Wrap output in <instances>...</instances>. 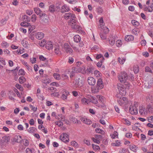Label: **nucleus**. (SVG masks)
I'll return each mask as SVG.
<instances>
[{"label":"nucleus","instance_id":"nucleus-27","mask_svg":"<svg viewBox=\"0 0 153 153\" xmlns=\"http://www.w3.org/2000/svg\"><path fill=\"white\" fill-rule=\"evenodd\" d=\"M20 25L23 27H28L30 25V24L25 22H23L21 23Z\"/></svg>","mask_w":153,"mask_h":153},{"label":"nucleus","instance_id":"nucleus-31","mask_svg":"<svg viewBox=\"0 0 153 153\" xmlns=\"http://www.w3.org/2000/svg\"><path fill=\"white\" fill-rule=\"evenodd\" d=\"M34 10L36 13L37 15H38L39 13L42 12L41 10L38 7L34 8Z\"/></svg>","mask_w":153,"mask_h":153},{"label":"nucleus","instance_id":"nucleus-2","mask_svg":"<svg viewBox=\"0 0 153 153\" xmlns=\"http://www.w3.org/2000/svg\"><path fill=\"white\" fill-rule=\"evenodd\" d=\"M119 80L121 82H124L126 81L128 78V76L127 73L123 71L120 73L118 76Z\"/></svg>","mask_w":153,"mask_h":153},{"label":"nucleus","instance_id":"nucleus-47","mask_svg":"<svg viewBox=\"0 0 153 153\" xmlns=\"http://www.w3.org/2000/svg\"><path fill=\"white\" fill-rule=\"evenodd\" d=\"M55 124L59 126H63V123L61 121H57L55 122Z\"/></svg>","mask_w":153,"mask_h":153},{"label":"nucleus","instance_id":"nucleus-55","mask_svg":"<svg viewBox=\"0 0 153 153\" xmlns=\"http://www.w3.org/2000/svg\"><path fill=\"white\" fill-rule=\"evenodd\" d=\"M133 70L135 74H137L139 71V69L138 67L135 66L134 67Z\"/></svg>","mask_w":153,"mask_h":153},{"label":"nucleus","instance_id":"nucleus-57","mask_svg":"<svg viewBox=\"0 0 153 153\" xmlns=\"http://www.w3.org/2000/svg\"><path fill=\"white\" fill-rule=\"evenodd\" d=\"M104 61L100 60V61L97 64V65L98 67H100L102 65V63Z\"/></svg>","mask_w":153,"mask_h":153},{"label":"nucleus","instance_id":"nucleus-3","mask_svg":"<svg viewBox=\"0 0 153 153\" xmlns=\"http://www.w3.org/2000/svg\"><path fill=\"white\" fill-rule=\"evenodd\" d=\"M63 48L66 53L69 54H73V50L68 44L65 43L64 45Z\"/></svg>","mask_w":153,"mask_h":153},{"label":"nucleus","instance_id":"nucleus-4","mask_svg":"<svg viewBox=\"0 0 153 153\" xmlns=\"http://www.w3.org/2000/svg\"><path fill=\"white\" fill-rule=\"evenodd\" d=\"M118 102L120 105H124L128 103V100L125 97H120L118 100Z\"/></svg>","mask_w":153,"mask_h":153},{"label":"nucleus","instance_id":"nucleus-10","mask_svg":"<svg viewBox=\"0 0 153 153\" xmlns=\"http://www.w3.org/2000/svg\"><path fill=\"white\" fill-rule=\"evenodd\" d=\"M80 119L83 123L87 125H90L92 123V122L90 120L85 117H81Z\"/></svg>","mask_w":153,"mask_h":153},{"label":"nucleus","instance_id":"nucleus-9","mask_svg":"<svg viewBox=\"0 0 153 153\" xmlns=\"http://www.w3.org/2000/svg\"><path fill=\"white\" fill-rule=\"evenodd\" d=\"M88 84L90 85H94L96 83L95 79L92 77H88L87 79Z\"/></svg>","mask_w":153,"mask_h":153},{"label":"nucleus","instance_id":"nucleus-62","mask_svg":"<svg viewBox=\"0 0 153 153\" xmlns=\"http://www.w3.org/2000/svg\"><path fill=\"white\" fill-rule=\"evenodd\" d=\"M104 32L105 33H107L109 32V29L107 27H104Z\"/></svg>","mask_w":153,"mask_h":153},{"label":"nucleus","instance_id":"nucleus-22","mask_svg":"<svg viewBox=\"0 0 153 153\" xmlns=\"http://www.w3.org/2000/svg\"><path fill=\"white\" fill-rule=\"evenodd\" d=\"M109 44L111 45H113L114 44L115 42L114 38L113 37L110 38V39H109Z\"/></svg>","mask_w":153,"mask_h":153},{"label":"nucleus","instance_id":"nucleus-32","mask_svg":"<svg viewBox=\"0 0 153 153\" xmlns=\"http://www.w3.org/2000/svg\"><path fill=\"white\" fill-rule=\"evenodd\" d=\"M95 131L97 133H101L102 134H104L105 133L104 131L100 128L96 129Z\"/></svg>","mask_w":153,"mask_h":153},{"label":"nucleus","instance_id":"nucleus-54","mask_svg":"<svg viewBox=\"0 0 153 153\" xmlns=\"http://www.w3.org/2000/svg\"><path fill=\"white\" fill-rule=\"evenodd\" d=\"M83 142L84 143L86 144L88 146H90L91 145V143L90 141L84 139Z\"/></svg>","mask_w":153,"mask_h":153},{"label":"nucleus","instance_id":"nucleus-11","mask_svg":"<svg viewBox=\"0 0 153 153\" xmlns=\"http://www.w3.org/2000/svg\"><path fill=\"white\" fill-rule=\"evenodd\" d=\"M97 86L100 89H102L103 88L104 85L101 79H98L97 82Z\"/></svg>","mask_w":153,"mask_h":153},{"label":"nucleus","instance_id":"nucleus-17","mask_svg":"<svg viewBox=\"0 0 153 153\" xmlns=\"http://www.w3.org/2000/svg\"><path fill=\"white\" fill-rule=\"evenodd\" d=\"M100 88H99L97 86L93 87L91 88L92 92L93 93H96L99 91Z\"/></svg>","mask_w":153,"mask_h":153},{"label":"nucleus","instance_id":"nucleus-49","mask_svg":"<svg viewBox=\"0 0 153 153\" xmlns=\"http://www.w3.org/2000/svg\"><path fill=\"white\" fill-rule=\"evenodd\" d=\"M22 19L23 20L27 19V22H30V19L29 17H28L26 15H24L22 16Z\"/></svg>","mask_w":153,"mask_h":153},{"label":"nucleus","instance_id":"nucleus-28","mask_svg":"<svg viewBox=\"0 0 153 153\" xmlns=\"http://www.w3.org/2000/svg\"><path fill=\"white\" fill-rule=\"evenodd\" d=\"M137 148V147L134 145H131L129 146L130 149L134 152L136 151Z\"/></svg>","mask_w":153,"mask_h":153},{"label":"nucleus","instance_id":"nucleus-46","mask_svg":"<svg viewBox=\"0 0 153 153\" xmlns=\"http://www.w3.org/2000/svg\"><path fill=\"white\" fill-rule=\"evenodd\" d=\"M31 21L33 22H35L36 19V16L35 14H33L31 18Z\"/></svg>","mask_w":153,"mask_h":153},{"label":"nucleus","instance_id":"nucleus-63","mask_svg":"<svg viewBox=\"0 0 153 153\" xmlns=\"http://www.w3.org/2000/svg\"><path fill=\"white\" fill-rule=\"evenodd\" d=\"M124 121L125 122V123L126 125L128 126H129L131 125V123L128 120L126 119H124Z\"/></svg>","mask_w":153,"mask_h":153},{"label":"nucleus","instance_id":"nucleus-36","mask_svg":"<svg viewBox=\"0 0 153 153\" xmlns=\"http://www.w3.org/2000/svg\"><path fill=\"white\" fill-rule=\"evenodd\" d=\"M131 22L132 25L135 26H138L139 24L137 21L134 20L131 21Z\"/></svg>","mask_w":153,"mask_h":153},{"label":"nucleus","instance_id":"nucleus-25","mask_svg":"<svg viewBox=\"0 0 153 153\" xmlns=\"http://www.w3.org/2000/svg\"><path fill=\"white\" fill-rule=\"evenodd\" d=\"M53 76L57 80H59L61 78L60 74L57 73H54Z\"/></svg>","mask_w":153,"mask_h":153},{"label":"nucleus","instance_id":"nucleus-56","mask_svg":"<svg viewBox=\"0 0 153 153\" xmlns=\"http://www.w3.org/2000/svg\"><path fill=\"white\" fill-rule=\"evenodd\" d=\"M62 77L63 80H65L68 78V75L65 74H63L62 75Z\"/></svg>","mask_w":153,"mask_h":153},{"label":"nucleus","instance_id":"nucleus-6","mask_svg":"<svg viewBox=\"0 0 153 153\" xmlns=\"http://www.w3.org/2000/svg\"><path fill=\"white\" fill-rule=\"evenodd\" d=\"M60 138L61 140L65 143L68 142L69 140L68 135L66 133H63L60 136Z\"/></svg>","mask_w":153,"mask_h":153},{"label":"nucleus","instance_id":"nucleus-58","mask_svg":"<svg viewBox=\"0 0 153 153\" xmlns=\"http://www.w3.org/2000/svg\"><path fill=\"white\" fill-rule=\"evenodd\" d=\"M74 62V59L72 57H69L68 58V62L70 64H72Z\"/></svg>","mask_w":153,"mask_h":153},{"label":"nucleus","instance_id":"nucleus-53","mask_svg":"<svg viewBox=\"0 0 153 153\" xmlns=\"http://www.w3.org/2000/svg\"><path fill=\"white\" fill-rule=\"evenodd\" d=\"M35 26L34 25H31L30 24V25L28 27V30L31 32L32 30L34 29Z\"/></svg>","mask_w":153,"mask_h":153},{"label":"nucleus","instance_id":"nucleus-48","mask_svg":"<svg viewBox=\"0 0 153 153\" xmlns=\"http://www.w3.org/2000/svg\"><path fill=\"white\" fill-rule=\"evenodd\" d=\"M16 87L20 91H22L23 90L22 87L18 84H17L16 85Z\"/></svg>","mask_w":153,"mask_h":153},{"label":"nucleus","instance_id":"nucleus-8","mask_svg":"<svg viewBox=\"0 0 153 153\" xmlns=\"http://www.w3.org/2000/svg\"><path fill=\"white\" fill-rule=\"evenodd\" d=\"M64 18L66 19H71L72 18L75 19L76 18L74 14H72L70 13H65L64 15Z\"/></svg>","mask_w":153,"mask_h":153},{"label":"nucleus","instance_id":"nucleus-64","mask_svg":"<svg viewBox=\"0 0 153 153\" xmlns=\"http://www.w3.org/2000/svg\"><path fill=\"white\" fill-rule=\"evenodd\" d=\"M39 59L40 60L45 61L47 59L45 57L42 55H40L39 57Z\"/></svg>","mask_w":153,"mask_h":153},{"label":"nucleus","instance_id":"nucleus-13","mask_svg":"<svg viewBox=\"0 0 153 153\" xmlns=\"http://www.w3.org/2000/svg\"><path fill=\"white\" fill-rule=\"evenodd\" d=\"M69 10L70 9L69 7L66 5H64L62 7L61 12L62 13H63L66 12H68Z\"/></svg>","mask_w":153,"mask_h":153},{"label":"nucleus","instance_id":"nucleus-29","mask_svg":"<svg viewBox=\"0 0 153 153\" xmlns=\"http://www.w3.org/2000/svg\"><path fill=\"white\" fill-rule=\"evenodd\" d=\"M118 61L121 64H123L126 61V59L122 57L118 58Z\"/></svg>","mask_w":153,"mask_h":153},{"label":"nucleus","instance_id":"nucleus-60","mask_svg":"<svg viewBox=\"0 0 153 153\" xmlns=\"http://www.w3.org/2000/svg\"><path fill=\"white\" fill-rule=\"evenodd\" d=\"M134 125V126L132 127L133 129L134 130H135V128H136L135 127H138L140 126V124L137 123H135Z\"/></svg>","mask_w":153,"mask_h":153},{"label":"nucleus","instance_id":"nucleus-34","mask_svg":"<svg viewBox=\"0 0 153 153\" xmlns=\"http://www.w3.org/2000/svg\"><path fill=\"white\" fill-rule=\"evenodd\" d=\"M102 58V59L101 60H102V61H104L105 59L103 57V56L101 54H97L96 56V59H99L100 58Z\"/></svg>","mask_w":153,"mask_h":153},{"label":"nucleus","instance_id":"nucleus-59","mask_svg":"<svg viewBox=\"0 0 153 153\" xmlns=\"http://www.w3.org/2000/svg\"><path fill=\"white\" fill-rule=\"evenodd\" d=\"M30 61L32 64L36 63V59L35 57L31 58L30 59Z\"/></svg>","mask_w":153,"mask_h":153},{"label":"nucleus","instance_id":"nucleus-7","mask_svg":"<svg viewBox=\"0 0 153 153\" xmlns=\"http://www.w3.org/2000/svg\"><path fill=\"white\" fill-rule=\"evenodd\" d=\"M129 111L131 114L136 115L137 113V108L131 105L130 106Z\"/></svg>","mask_w":153,"mask_h":153},{"label":"nucleus","instance_id":"nucleus-23","mask_svg":"<svg viewBox=\"0 0 153 153\" xmlns=\"http://www.w3.org/2000/svg\"><path fill=\"white\" fill-rule=\"evenodd\" d=\"M99 22L100 23V25L99 27H101L102 29L104 25V23L103 18L102 17L100 18Z\"/></svg>","mask_w":153,"mask_h":153},{"label":"nucleus","instance_id":"nucleus-5","mask_svg":"<svg viewBox=\"0 0 153 153\" xmlns=\"http://www.w3.org/2000/svg\"><path fill=\"white\" fill-rule=\"evenodd\" d=\"M83 79H80L79 78L76 79L75 80L74 83L76 87L79 88L81 87L83 85L84 82Z\"/></svg>","mask_w":153,"mask_h":153},{"label":"nucleus","instance_id":"nucleus-18","mask_svg":"<svg viewBox=\"0 0 153 153\" xmlns=\"http://www.w3.org/2000/svg\"><path fill=\"white\" fill-rule=\"evenodd\" d=\"M94 68L92 67H88L86 70L85 73L87 74H92Z\"/></svg>","mask_w":153,"mask_h":153},{"label":"nucleus","instance_id":"nucleus-61","mask_svg":"<svg viewBox=\"0 0 153 153\" xmlns=\"http://www.w3.org/2000/svg\"><path fill=\"white\" fill-rule=\"evenodd\" d=\"M92 140L93 142L97 144H99L100 143V141L99 140H97V139L95 138L94 137L92 138Z\"/></svg>","mask_w":153,"mask_h":153},{"label":"nucleus","instance_id":"nucleus-19","mask_svg":"<svg viewBox=\"0 0 153 153\" xmlns=\"http://www.w3.org/2000/svg\"><path fill=\"white\" fill-rule=\"evenodd\" d=\"M74 40L75 42H79L81 40V38L79 35H76L74 37Z\"/></svg>","mask_w":153,"mask_h":153},{"label":"nucleus","instance_id":"nucleus-51","mask_svg":"<svg viewBox=\"0 0 153 153\" xmlns=\"http://www.w3.org/2000/svg\"><path fill=\"white\" fill-rule=\"evenodd\" d=\"M35 129V128L34 127H31L28 130V131L30 133H33Z\"/></svg>","mask_w":153,"mask_h":153},{"label":"nucleus","instance_id":"nucleus-24","mask_svg":"<svg viewBox=\"0 0 153 153\" xmlns=\"http://www.w3.org/2000/svg\"><path fill=\"white\" fill-rule=\"evenodd\" d=\"M55 52L57 54H60L61 52L59 50V47L58 46L56 45L55 47Z\"/></svg>","mask_w":153,"mask_h":153},{"label":"nucleus","instance_id":"nucleus-16","mask_svg":"<svg viewBox=\"0 0 153 153\" xmlns=\"http://www.w3.org/2000/svg\"><path fill=\"white\" fill-rule=\"evenodd\" d=\"M134 36L132 35H128L125 36V39L127 42L133 41L134 39Z\"/></svg>","mask_w":153,"mask_h":153},{"label":"nucleus","instance_id":"nucleus-39","mask_svg":"<svg viewBox=\"0 0 153 153\" xmlns=\"http://www.w3.org/2000/svg\"><path fill=\"white\" fill-rule=\"evenodd\" d=\"M81 102L84 104H88V100L87 99L85 98H83L81 99Z\"/></svg>","mask_w":153,"mask_h":153},{"label":"nucleus","instance_id":"nucleus-42","mask_svg":"<svg viewBox=\"0 0 153 153\" xmlns=\"http://www.w3.org/2000/svg\"><path fill=\"white\" fill-rule=\"evenodd\" d=\"M91 100V101L94 104H97L98 102L97 100L95 97H92Z\"/></svg>","mask_w":153,"mask_h":153},{"label":"nucleus","instance_id":"nucleus-20","mask_svg":"<svg viewBox=\"0 0 153 153\" xmlns=\"http://www.w3.org/2000/svg\"><path fill=\"white\" fill-rule=\"evenodd\" d=\"M56 118L59 120L62 121H64L65 120V116L62 114H59L57 116V117H56Z\"/></svg>","mask_w":153,"mask_h":153},{"label":"nucleus","instance_id":"nucleus-52","mask_svg":"<svg viewBox=\"0 0 153 153\" xmlns=\"http://www.w3.org/2000/svg\"><path fill=\"white\" fill-rule=\"evenodd\" d=\"M1 45L5 48H7L9 46V44L7 42L5 41L2 42L1 44Z\"/></svg>","mask_w":153,"mask_h":153},{"label":"nucleus","instance_id":"nucleus-33","mask_svg":"<svg viewBox=\"0 0 153 153\" xmlns=\"http://www.w3.org/2000/svg\"><path fill=\"white\" fill-rule=\"evenodd\" d=\"M4 141L5 142H9L10 139V137L9 136H4L2 137Z\"/></svg>","mask_w":153,"mask_h":153},{"label":"nucleus","instance_id":"nucleus-30","mask_svg":"<svg viewBox=\"0 0 153 153\" xmlns=\"http://www.w3.org/2000/svg\"><path fill=\"white\" fill-rule=\"evenodd\" d=\"M19 80V83L21 84L23 83L26 81L25 79L23 76L20 77Z\"/></svg>","mask_w":153,"mask_h":153},{"label":"nucleus","instance_id":"nucleus-45","mask_svg":"<svg viewBox=\"0 0 153 153\" xmlns=\"http://www.w3.org/2000/svg\"><path fill=\"white\" fill-rule=\"evenodd\" d=\"M132 33L134 34H137L139 32V30L138 29L135 28L132 30Z\"/></svg>","mask_w":153,"mask_h":153},{"label":"nucleus","instance_id":"nucleus-40","mask_svg":"<svg viewBox=\"0 0 153 153\" xmlns=\"http://www.w3.org/2000/svg\"><path fill=\"white\" fill-rule=\"evenodd\" d=\"M21 43L23 46L25 48H27L28 47V44L27 41L22 40L21 42Z\"/></svg>","mask_w":153,"mask_h":153},{"label":"nucleus","instance_id":"nucleus-15","mask_svg":"<svg viewBox=\"0 0 153 153\" xmlns=\"http://www.w3.org/2000/svg\"><path fill=\"white\" fill-rule=\"evenodd\" d=\"M14 140L18 143H20L22 142V137L20 135H16L14 138Z\"/></svg>","mask_w":153,"mask_h":153},{"label":"nucleus","instance_id":"nucleus-44","mask_svg":"<svg viewBox=\"0 0 153 153\" xmlns=\"http://www.w3.org/2000/svg\"><path fill=\"white\" fill-rule=\"evenodd\" d=\"M49 10L51 12H53L55 11L54 5H51L50 6L49 8Z\"/></svg>","mask_w":153,"mask_h":153},{"label":"nucleus","instance_id":"nucleus-38","mask_svg":"<svg viewBox=\"0 0 153 153\" xmlns=\"http://www.w3.org/2000/svg\"><path fill=\"white\" fill-rule=\"evenodd\" d=\"M92 146L94 150H97L100 149V148L99 146H98L96 145H94V144H92Z\"/></svg>","mask_w":153,"mask_h":153},{"label":"nucleus","instance_id":"nucleus-37","mask_svg":"<svg viewBox=\"0 0 153 153\" xmlns=\"http://www.w3.org/2000/svg\"><path fill=\"white\" fill-rule=\"evenodd\" d=\"M145 109H144L143 107H140L139 109V111L140 114H143V113H144Z\"/></svg>","mask_w":153,"mask_h":153},{"label":"nucleus","instance_id":"nucleus-21","mask_svg":"<svg viewBox=\"0 0 153 153\" xmlns=\"http://www.w3.org/2000/svg\"><path fill=\"white\" fill-rule=\"evenodd\" d=\"M69 94L68 91H65L62 95L61 97L64 100L67 99V96Z\"/></svg>","mask_w":153,"mask_h":153},{"label":"nucleus","instance_id":"nucleus-26","mask_svg":"<svg viewBox=\"0 0 153 153\" xmlns=\"http://www.w3.org/2000/svg\"><path fill=\"white\" fill-rule=\"evenodd\" d=\"M69 24L72 27V26H74L76 25L75 20L74 19L72 18V19H71L69 22Z\"/></svg>","mask_w":153,"mask_h":153},{"label":"nucleus","instance_id":"nucleus-12","mask_svg":"<svg viewBox=\"0 0 153 153\" xmlns=\"http://www.w3.org/2000/svg\"><path fill=\"white\" fill-rule=\"evenodd\" d=\"M36 37L38 39L40 40L44 36V34L42 32H38L35 33Z\"/></svg>","mask_w":153,"mask_h":153},{"label":"nucleus","instance_id":"nucleus-14","mask_svg":"<svg viewBox=\"0 0 153 153\" xmlns=\"http://www.w3.org/2000/svg\"><path fill=\"white\" fill-rule=\"evenodd\" d=\"M45 47L48 50L51 49L53 48V45L51 42L48 41L45 44Z\"/></svg>","mask_w":153,"mask_h":153},{"label":"nucleus","instance_id":"nucleus-43","mask_svg":"<svg viewBox=\"0 0 153 153\" xmlns=\"http://www.w3.org/2000/svg\"><path fill=\"white\" fill-rule=\"evenodd\" d=\"M116 45L117 47H120L122 45V42L120 40H118L116 42Z\"/></svg>","mask_w":153,"mask_h":153},{"label":"nucleus","instance_id":"nucleus-1","mask_svg":"<svg viewBox=\"0 0 153 153\" xmlns=\"http://www.w3.org/2000/svg\"><path fill=\"white\" fill-rule=\"evenodd\" d=\"M117 87L119 94L121 96L125 95L126 94V88L122 84L119 83L117 85Z\"/></svg>","mask_w":153,"mask_h":153},{"label":"nucleus","instance_id":"nucleus-41","mask_svg":"<svg viewBox=\"0 0 153 153\" xmlns=\"http://www.w3.org/2000/svg\"><path fill=\"white\" fill-rule=\"evenodd\" d=\"M77 69V68H73L72 69V71H71V73L73 74H74L75 73H77L78 72H79V71H78Z\"/></svg>","mask_w":153,"mask_h":153},{"label":"nucleus","instance_id":"nucleus-35","mask_svg":"<svg viewBox=\"0 0 153 153\" xmlns=\"http://www.w3.org/2000/svg\"><path fill=\"white\" fill-rule=\"evenodd\" d=\"M148 87L149 88L153 85V79L152 78L151 79L148 81Z\"/></svg>","mask_w":153,"mask_h":153},{"label":"nucleus","instance_id":"nucleus-50","mask_svg":"<svg viewBox=\"0 0 153 153\" xmlns=\"http://www.w3.org/2000/svg\"><path fill=\"white\" fill-rule=\"evenodd\" d=\"M145 71L146 72H149L150 73H152V71L151 68L148 66H146L145 67Z\"/></svg>","mask_w":153,"mask_h":153}]
</instances>
